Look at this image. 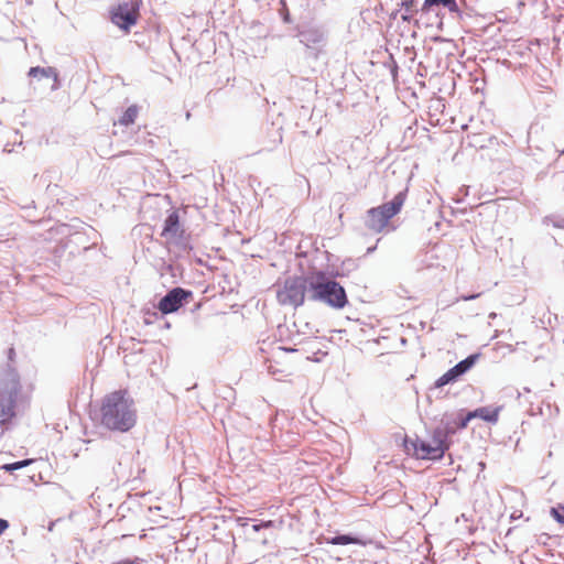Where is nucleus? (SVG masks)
I'll use <instances>...</instances> for the list:
<instances>
[{"instance_id":"f257e3e1","label":"nucleus","mask_w":564,"mask_h":564,"mask_svg":"<svg viewBox=\"0 0 564 564\" xmlns=\"http://www.w3.org/2000/svg\"><path fill=\"white\" fill-rule=\"evenodd\" d=\"M138 421V411L127 389L111 391L104 395L99 406V424L111 432L126 433Z\"/></svg>"},{"instance_id":"f03ea898","label":"nucleus","mask_w":564,"mask_h":564,"mask_svg":"<svg viewBox=\"0 0 564 564\" xmlns=\"http://www.w3.org/2000/svg\"><path fill=\"white\" fill-rule=\"evenodd\" d=\"M455 432V427H437L433 430L427 440L419 438L404 440V447L416 459L436 460L443 458L449 448L447 437Z\"/></svg>"},{"instance_id":"7ed1b4c3","label":"nucleus","mask_w":564,"mask_h":564,"mask_svg":"<svg viewBox=\"0 0 564 564\" xmlns=\"http://www.w3.org/2000/svg\"><path fill=\"white\" fill-rule=\"evenodd\" d=\"M20 376L14 367L0 368V423L10 422L15 416V404L21 392Z\"/></svg>"},{"instance_id":"20e7f679","label":"nucleus","mask_w":564,"mask_h":564,"mask_svg":"<svg viewBox=\"0 0 564 564\" xmlns=\"http://www.w3.org/2000/svg\"><path fill=\"white\" fill-rule=\"evenodd\" d=\"M308 289L313 292V300L323 301L334 308H343L348 303L345 289L338 282L327 280L323 271L308 274Z\"/></svg>"},{"instance_id":"39448f33","label":"nucleus","mask_w":564,"mask_h":564,"mask_svg":"<svg viewBox=\"0 0 564 564\" xmlns=\"http://www.w3.org/2000/svg\"><path fill=\"white\" fill-rule=\"evenodd\" d=\"M405 200V193L397 194L390 203L370 208L367 212V227L370 231L380 234L389 225L397 214L400 213Z\"/></svg>"},{"instance_id":"423d86ee","label":"nucleus","mask_w":564,"mask_h":564,"mask_svg":"<svg viewBox=\"0 0 564 564\" xmlns=\"http://www.w3.org/2000/svg\"><path fill=\"white\" fill-rule=\"evenodd\" d=\"M307 288L308 274L286 278L276 291V300L284 306H301L304 303Z\"/></svg>"},{"instance_id":"0eeeda50","label":"nucleus","mask_w":564,"mask_h":564,"mask_svg":"<svg viewBox=\"0 0 564 564\" xmlns=\"http://www.w3.org/2000/svg\"><path fill=\"white\" fill-rule=\"evenodd\" d=\"M138 19L139 8L132 1L119 3L111 13V21L126 32H129L130 28L137 23Z\"/></svg>"},{"instance_id":"6e6552de","label":"nucleus","mask_w":564,"mask_h":564,"mask_svg":"<svg viewBox=\"0 0 564 564\" xmlns=\"http://www.w3.org/2000/svg\"><path fill=\"white\" fill-rule=\"evenodd\" d=\"M294 352H296L295 349L279 347L276 354L271 359H269V372L272 376L278 377L279 380L281 379V377L291 375V371L294 368L295 362L291 360L289 354Z\"/></svg>"},{"instance_id":"1a4fd4ad","label":"nucleus","mask_w":564,"mask_h":564,"mask_svg":"<svg viewBox=\"0 0 564 564\" xmlns=\"http://www.w3.org/2000/svg\"><path fill=\"white\" fill-rule=\"evenodd\" d=\"M191 296V291H186L182 288H175L160 300L158 308L164 315L174 313L182 307L184 302H186Z\"/></svg>"},{"instance_id":"9d476101","label":"nucleus","mask_w":564,"mask_h":564,"mask_svg":"<svg viewBox=\"0 0 564 564\" xmlns=\"http://www.w3.org/2000/svg\"><path fill=\"white\" fill-rule=\"evenodd\" d=\"M501 406L489 408L482 406L478 408L475 411L468 412L467 415L462 419L458 423H456L455 429H465L468 423L476 417L484 420L485 422L496 424L499 420Z\"/></svg>"},{"instance_id":"9b49d317","label":"nucleus","mask_w":564,"mask_h":564,"mask_svg":"<svg viewBox=\"0 0 564 564\" xmlns=\"http://www.w3.org/2000/svg\"><path fill=\"white\" fill-rule=\"evenodd\" d=\"M183 228L180 221V215L177 210H173L165 219L163 230L161 232L162 237L167 239H177L183 236Z\"/></svg>"},{"instance_id":"f8f14e48","label":"nucleus","mask_w":564,"mask_h":564,"mask_svg":"<svg viewBox=\"0 0 564 564\" xmlns=\"http://www.w3.org/2000/svg\"><path fill=\"white\" fill-rule=\"evenodd\" d=\"M29 76L32 78H51L53 80V88L58 84V73L54 67H31Z\"/></svg>"},{"instance_id":"ddd939ff","label":"nucleus","mask_w":564,"mask_h":564,"mask_svg":"<svg viewBox=\"0 0 564 564\" xmlns=\"http://www.w3.org/2000/svg\"><path fill=\"white\" fill-rule=\"evenodd\" d=\"M433 6H443L452 13L459 12V8L455 0H424L422 10L427 11Z\"/></svg>"},{"instance_id":"4468645a","label":"nucleus","mask_w":564,"mask_h":564,"mask_svg":"<svg viewBox=\"0 0 564 564\" xmlns=\"http://www.w3.org/2000/svg\"><path fill=\"white\" fill-rule=\"evenodd\" d=\"M138 115H139V107L137 105H132V106L128 107L127 110L119 118V123L124 127L133 124L138 118Z\"/></svg>"},{"instance_id":"2eb2a0df","label":"nucleus","mask_w":564,"mask_h":564,"mask_svg":"<svg viewBox=\"0 0 564 564\" xmlns=\"http://www.w3.org/2000/svg\"><path fill=\"white\" fill-rule=\"evenodd\" d=\"M327 542L330 544H334V545H347V544L364 545L365 544L360 539H358L356 536H351V535H346V534L337 535V536L328 540Z\"/></svg>"},{"instance_id":"dca6fc26","label":"nucleus","mask_w":564,"mask_h":564,"mask_svg":"<svg viewBox=\"0 0 564 564\" xmlns=\"http://www.w3.org/2000/svg\"><path fill=\"white\" fill-rule=\"evenodd\" d=\"M479 357H480L479 354L470 355L466 359L459 361L454 367L463 376L476 364V361L478 360Z\"/></svg>"},{"instance_id":"f3484780","label":"nucleus","mask_w":564,"mask_h":564,"mask_svg":"<svg viewBox=\"0 0 564 564\" xmlns=\"http://www.w3.org/2000/svg\"><path fill=\"white\" fill-rule=\"evenodd\" d=\"M33 462H34L33 459H24V460H20V462H15V463L4 464L0 468L6 470V471L11 473V471H14L17 469H20V468L29 466Z\"/></svg>"},{"instance_id":"a211bd4d","label":"nucleus","mask_w":564,"mask_h":564,"mask_svg":"<svg viewBox=\"0 0 564 564\" xmlns=\"http://www.w3.org/2000/svg\"><path fill=\"white\" fill-rule=\"evenodd\" d=\"M455 379L454 377L451 375L449 370H447L443 376H441L436 381H435V387L436 388H442L451 382H454Z\"/></svg>"},{"instance_id":"6ab92c4d","label":"nucleus","mask_w":564,"mask_h":564,"mask_svg":"<svg viewBox=\"0 0 564 564\" xmlns=\"http://www.w3.org/2000/svg\"><path fill=\"white\" fill-rule=\"evenodd\" d=\"M551 514L554 517V519L558 523L564 524V506L563 505H558L557 507L552 508Z\"/></svg>"},{"instance_id":"aec40b11","label":"nucleus","mask_w":564,"mask_h":564,"mask_svg":"<svg viewBox=\"0 0 564 564\" xmlns=\"http://www.w3.org/2000/svg\"><path fill=\"white\" fill-rule=\"evenodd\" d=\"M414 0H405L402 2V7L405 9V14L402 15V20L409 22L411 20V10L414 7Z\"/></svg>"},{"instance_id":"412c9836","label":"nucleus","mask_w":564,"mask_h":564,"mask_svg":"<svg viewBox=\"0 0 564 564\" xmlns=\"http://www.w3.org/2000/svg\"><path fill=\"white\" fill-rule=\"evenodd\" d=\"M270 527H272V521H267V522H263L261 524H254L253 525V530L254 531H259L262 528H270Z\"/></svg>"},{"instance_id":"4be33fe9","label":"nucleus","mask_w":564,"mask_h":564,"mask_svg":"<svg viewBox=\"0 0 564 564\" xmlns=\"http://www.w3.org/2000/svg\"><path fill=\"white\" fill-rule=\"evenodd\" d=\"M9 528V522L4 519H0V535Z\"/></svg>"},{"instance_id":"5701e85b","label":"nucleus","mask_w":564,"mask_h":564,"mask_svg":"<svg viewBox=\"0 0 564 564\" xmlns=\"http://www.w3.org/2000/svg\"><path fill=\"white\" fill-rule=\"evenodd\" d=\"M283 6H285V3H283ZM283 20L286 23L291 22L290 13L286 7L283 8Z\"/></svg>"},{"instance_id":"b1692460","label":"nucleus","mask_w":564,"mask_h":564,"mask_svg":"<svg viewBox=\"0 0 564 564\" xmlns=\"http://www.w3.org/2000/svg\"><path fill=\"white\" fill-rule=\"evenodd\" d=\"M449 372H451V375L454 377V379H455V380H457V378H459V377L462 376V375H460V372H458V371L455 369V367L451 368V369H449Z\"/></svg>"},{"instance_id":"393cba45","label":"nucleus","mask_w":564,"mask_h":564,"mask_svg":"<svg viewBox=\"0 0 564 564\" xmlns=\"http://www.w3.org/2000/svg\"><path fill=\"white\" fill-rule=\"evenodd\" d=\"M478 296H479V294H476V295H469V296H464V297H463V300H464V301H470V300H474V299H476V297H478Z\"/></svg>"},{"instance_id":"a878e982","label":"nucleus","mask_w":564,"mask_h":564,"mask_svg":"<svg viewBox=\"0 0 564 564\" xmlns=\"http://www.w3.org/2000/svg\"><path fill=\"white\" fill-rule=\"evenodd\" d=\"M14 354L13 348L10 349V356Z\"/></svg>"}]
</instances>
